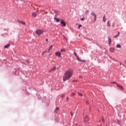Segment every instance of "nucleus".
<instances>
[{
    "label": "nucleus",
    "instance_id": "obj_24",
    "mask_svg": "<svg viewBox=\"0 0 126 126\" xmlns=\"http://www.w3.org/2000/svg\"><path fill=\"white\" fill-rule=\"evenodd\" d=\"M61 52H65V50L63 49H62L61 50Z\"/></svg>",
    "mask_w": 126,
    "mask_h": 126
},
{
    "label": "nucleus",
    "instance_id": "obj_18",
    "mask_svg": "<svg viewBox=\"0 0 126 126\" xmlns=\"http://www.w3.org/2000/svg\"><path fill=\"white\" fill-rule=\"evenodd\" d=\"M47 50L43 51L42 52V56H44V55L46 53H47Z\"/></svg>",
    "mask_w": 126,
    "mask_h": 126
},
{
    "label": "nucleus",
    "instance_id": "obj_17",
    "mask_svg": "<svg viewBox=\"0 0 126 126\" xmlns=\"http://www.w3.org/2000/svg\"><path fill=\"white\" fill-rule=\"evenodd\" d=\"M9 46H10V44H7V45H5V46H4V48L7 49V48H8Z\"/></svg>",
    "mask_w": 126,
    "mask_h": 126
},
{
    "label": "nucleus",
    "instance_id": "obj_33",
    "mask_svg": "<svg viewBox=\"0 0 126 126\" xmlns=\"http://www.w3.org/2000/svg\"><path fill=\"white\" fill-rule=\"evenodd\" d=\"M46 42H48V39L47 38L46 39Z\"/></svg>",
    "mask_w": 126,
    "mask_h": 126
},
{
    "label": "nucleus",
    "instance_id": "obj_6",
    "mask_svg": "<svg viewBox=\"0 0 126 126\" xmlns=\"http://www.w3.org/2000/svg\"><path fill=\"white\" fill-rule=\"evenodd\" d=\"M55 55H57L58 57H61V53L60 52H57L55 53Z\"/></svg>",
    "mask_w": 126,
    "mask_h": 126
},
{
    "label": "nucleus",
    "instance_id": "obj_34",
    "mask_svg": "<svg viewBox=\"0 0 126 126\" xmlns=\"http://www.w3.org/2000/svg\"><path fill=\"white\" fill-rule=\"evenodd\" d=\"M80 78H82V77L81 76H80V77H79Z\"/></svg>",
    "mask_w": 126,
    "mask_h": 126
},
{
    "label": "nucleus",
    "instance_id": "obj_7",
    "mask_svg": "<svg viewBox=\"0 0 126 126\" xmlns=\"http://www.w3.org/2000/svg\"><path fill=\"white\" fill-rule=\"evenodd\" d=\"M56 70V67H54L53 68H51L50 70H49V72L52 73L53 72V71H55Z\"/></svg>",
    "mask_w": 126,
    "mask_h": 126
},
{
    "label": "nucleus",
    "instance_id": "obj_22",
    "mask_svg": "<svg viewBox=\"0 0 126 126\" xmlns=\"http://www.w3.org/2000/svg\"><path fill=\"white\" fill-rule=\"evenodd\" d=\"M78 95H79V96H83L82 94H81L80 93H78Z\"/></svg>",
    "mask_w": 126,
    "mask_h": 126
},
{
    "label": "nucleus",
    "instance_id": "obj_4",
    "mask_svg": "<svg viewBox=\"0 0 126 126\" xmlns=\"http://www.w3.org/2000/svg\"><path fill=\"white\" fill-rule=\"evenodd\" d=\"M61 25H62V27H66V23L63 20H62V22H61Z\"/></svg>",
    "mask_w": 126,
    "mask_h": 126
},
{
    "label": "nucleus",
    "instance_id": "obj_1",
    "mask_svg": "<svg viewBox=\"0 0 126 126\" xmlns=\"http://www.w3.org/2000/svg\"><path fill=\"white\" fill-rule=\"evenodd\" d=\"M73 74V71L71 69L67 70L63 75V81H66L70 79Z\"/></svg>",
    "mask_w": 126,
    "mask_h": 126
},
{
    "label": "nucleus",
    "instance_id": "obj_14",
    "mask_svg": "<svg viewBox=\"0 0 126 126\" xmlns=\"http://www.w3.org/2000/svg\"><path fill=\"white\" fill-rule=\"evenodd\" d=\"M106 21V17L105 15H104V16H103V22H105Z\"/></svg>",
    "mask_w": 126,
    "mask_h": 126
},
{
    "label": "nucleus",
    "instance_id": "obj_15",
    "mask_svg": "<svg viewBox=\"0 0 126 126\" xmlns=\"http://www.w3.org/2000/svg\"><path fill=\"white\" fill-rule=\"evenodd\" d=\"M111 26V24H110V21H107V26H108V27H110Z\"/></svg>",
    "mask_w": 126,
    "mask_h": 126
},
{
    "label": "nucleus",
    "instance_id": "obj_35",
    "mask_svg": "<svg viewBox=\"0 0 126 126\" xmlns=\"http://www.w3.org/2000/svg\"><path fill=\"white\" fill-rule=\"evenodd\" d=\"M46 14H48V12H46Z\"/></svg>",
    "mask_w": 126,
    "mask_h": 126
},
{
    "label": "nucleus",
    "instance_id": "obj_19",
    "mask_svg": "<svg viewBox=\"0 0 126 126\" xmlns=\"http://www.w3.org/2000/svg\"><path fill=\"white\" fill-rule=\"evenodd\" d=\"M117 48H121V45H120V44H117Z\"/></svg>",
    "mask_w": 126,
    "mask_h": 126
},
{
    "label": "nucleus",
    "instance_id": "obj_12",
    "mask_svg": "<svg viewBox=\"0 0 126 126\" xmlns=\"http://www.w3.org/2000/svg\"><path fill=\"white\" fill-rule=\"evenodd\" d=\"M18 22H19V23H20V24H23V25H26V23L24 22H23V21H19Z\"/></svg>",
    "mask_w": 126,
    "mask_h": 126
},
{
    "label": "nucleus",
    "instance_id": "obj_30",
    "mask_svg": "<svg viewBox=\"0 0 126 126\" xmlns=\"http://www.w3.org/2000/svg\"><path fill=\"white\" fill-rule=\"evenodd\" d=\"M117 35H118V36H119V35H120V32H118L117 33Z\"/></svg>",
    "mask_w": 126,
    "mask_h": 126
},
{
    "label": "nucleus",
    "instance_id": "obj_32",
    "mask_svg": "<svg viewBox=\"0 0 126 126\" xmlns=\"http://www.w3.org/2000/svg\"><path fill=\"white\" fill-rule=\"evenodd\" d=\"M59 109V108L58 107H57V108H56V110H58Z\"/></svg>",
    "mask_w": 126,
    "mask_h": 126
},
{
    "label": "nucleus",
    "instance_id": "obj_2",
    "mask_svg": "<svg viewBox=\"0 0 126 126\" xmlns=\"http://www.w3.org/2000/svg\"><path fill=\"white\" fill-rule=\"evenodd\" d=\"M74 56L76 57V58H77V60L79 62H82V63H85L86 61L85 60H81L78 56L77 55V53H76L75 52L74 53Z\"/></svg>",
    "mask_w": 126,
    "mask_h": 126
},
{
    "label": "nucleus",
    "instance_id": "obj_8",
    "mask_svg": "<svg viewBox=\"0 0 126 126\" xmlns=\"http://www.w3.org/2000/svg\"><path fill=\"white\" fill-rule=\"evenodd\" d=\"M109 51H110L111 53H113L115 51V49L113 47H111L109 48Z\"/></svg>",
    "mask_w": 126,
    "mask_h": 126
},
{
    "label": "nucleus",
    "instance_id": "obj_10",
    "mask_svg": "<svg viewBox=\"0 0 126 126\" xmlns=\"http://www.w3.org/2000/svg\"><path fill=\"white\" fill-rule=\"evenodd\" d=\"M108 42H109V44H111V42H112L111 37H109V38H108Z\"/></svg>",
    "mask_w": 126,
    "mask_h": 126
},
{
    "label": "nucleus",
    "instance_id": "obj_29",
    "mask_svg": "<svg viewBox=\"0 0 126 126\" xmlns=\"http://www.w3.org/2000/svg\"><path fill=\"white\" fill-rule=\"evenodd\" d=\"M81 20H82V21H84V20H85V18H81Z\"/></svg>",
    "mask_w": 126,
    "mask_h": 126
},
{
    "label": "nucleus",
    "instance_id": "obj_21",
    "mask_svg": "<svg viewBox=\"0 0 126 126\" xmlns=\"http://www.w3.org/2000/svg\"><path fill=\"white\" fill-rule=\"evenodd\" d=\"M85 14H86V15H88V14H89V11L88 10L86 11Z\"/></svg>",
    "mask_w": 126,
    "mask_h": 126
},
{
    "label": "nucleus",
    "instance_id": "obj_31",
    "mask_svg": "<svg viewBox=\"0 0 126 126\" xmlns=\"http://www.w3.org/2000/svg\"><path fill=\"white\" fill-rule=\"evenodd\" d=\"M26 63H29V60H26Z\"/></svg>",
    "mask_w": 126,
    "mask_h": 126
},
{
    "label": "nucleus",
    "instance_id": "obj_25",
    "mask_svg": "<svg viewBox=\"0 0 126 126\" xmlns=\"http://www.w3.org/2000/svg\"><path fill=\"white\" fill-rule=\"evenodd\" d=\"M81 27H82V25H79L78 28L80 29Z\"/></svg>",
    "mask_w": 126,
    "mask_h": 126
},
{
    "label": "nucleus",
    "instance_id": "obj_11",
    "mask_svg": "<svg viewBox=\"0 0 126 126\" xmlns=\"http://www.w3.org/2000/svg\"><path fill=\"white\" fill-rule=\"evenodd\" d=\"M32 16L33 17H36V13L35 12H32Z\"/></svg>",
    "mask_w": 126,
    "mask_h": 126
},
{
    "label": "nucleus",
    "instance_id": "obj_26",
    "mask_svg": "<svg viewBox=\"0 0 126 126\" xmlns=\"http://www.w3.org/2000/svg\"><path fill=\"white\" fill-rule=\"evenodd\" d=\"M118 36H119V35H116L114 37V38H117Z\"/></svg>",
    "mask_w": 126,
    "mask_h": 126
},
{
    "label": "nucleus",
    "instance_id": "obj_3",
    "mask_svg": "<svg viewBox=\"0 0 126 126\" xmlns=\"http://www.w3.org/2000/svg\"><path fill=\"white\" fill-rule=\"evenodd\" d=\"M43 32H43L42 30H36V31L35 32V33H36V34L38 35H40L42 34Z\"/></svg>",
    "mask_w": 126,
    "mask_h": 126
},
{
    "label": "nucleus",
    "instance_id": "obj_16",
    "mask_svg": "<svg viewBox=\"0 0 126 126\" xmlns=\"http://www.w3.org/2000/svg\"><path fill=\"white\" fill-rule=\"evenodd\" d=\"M88 119H89L88 116H86V117L84 118V121L87 122V121H88Z\"/></svg>",
    "mask_w": 126,
    "mask_h": 126
},
{
    "label": "nucleus",
    "instance_id": "obj_28",
    "mask_svg": "<svg viewBox=\"0 0 126 126\" xmlns=\"http://www.w3.org/2000/svg\"><path fill=\"white\" fill-rule=\"evenodd\" d=\"M112 84H118L117 83H115V82H112L111 83Z\"/></svg>",
    "mask_w": 126,
    "mask_h": 126
},
{
    "label": "nucleus",
    "instance_id": "obj_5",
    "mask_svg": "<svg viewBox=\"0 0 126 126\" xmlns=\"http://www.w3.org/2000/svg\"><path fill=\"white\" fill-rule=\"evenodd\" d=\"M117 86L120 89V90L121 91L124 90L123 87L121 85H120L119 84H117Z\"/></svg>",
    "mask_w": 126,
    "mask_h": 126
},
{
    "label": "nucleus",
    "instance_id": "obj_23",
    "mask_svg": "<svg viewBox=\"0 0 126 126\" xmlns=\"http://www.w3.org/2000/svg\"><path fill=\"white\" fill-rule=\"evenodd\" d=\"M96 17H94V22L96 21Z\"/></svg>",
    "mask_w": 126,
    "mask_h": 126
},
{
    "label": "nucleus",
    "instance_id": "obj_27",
    "mask_svg": "<svg viewBox=\"0 0 126 126\" xmlns=\"http://www.w3.org/2000/svg\"><path fill=\"white\" fill-rule=\"evenodd\" d=\"M101 121H102V122H105V121H104V119L103 118H102V119H101Z\"/></svg>",
    "mask_w": 126,
    "mask_h": 126
},
{
    "label": "nucleus",
    "instance_id": "obj_13",
    "mask_svg": "<svg viewBox=\"0 0 126 126\" xmlns=\"http://www.w3.org/2000/svg\"><path fill=\"white\" fill-rule=\"evenodd\" d=\"M54 20H55L56 21H57V22H60V19L57 18H56V17H54Z\"/></svg>",
    "mask_w": 126,
    "mask_h": 126
},
{
    "label": "nucleus",
    "instance_id": "obj_9",
    "mask_svg": "<svg viewBox=\"0 0 126 126\" xmlns=\"http://www.w3.org/2000/svg\"><path fill=\"white\" fill-rule=\"evenodd\" d=\"M91 15H92V16H94V17H96V14H95V13L93 11H92V13H91Z\"/></svg>",
    "mask_w": 126,
    "mask_h": 126
},
{
    "label": "nucleus",
    "instance_id": "obj_20",
    "mask_svg": "<svg viewBox=\"0 0 126 126\" xmlns=\"http://www.w3.org/2000/svg\"><path fill=\"white\" fill-rule=\"evenodd\" d=\"M52 47H53V45H51V46H50V47L49 48V50H48V51H49V52L51 50H52Z\"/></svg>",
    "mask_w": 126,
    "mask_h": 126
}]
</instances>
